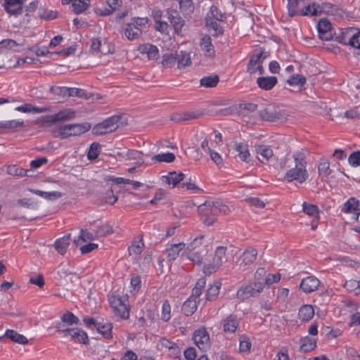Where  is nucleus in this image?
<instances>
[{"instance_id":"obj_1","label":"nucleus","mask_w":360,"mask_h":360,"mask_svg":"<svg viewBox=\"0 0 360 360\" xmlns=\"http://www.w3.org/2000/svg\"><path fill=\"white\" fill-rule=\"evenodd\" d=\"M307 150L304 148H302L292 154L295 166L286 172L283 176L284 181L302 184L307 179L309 174L307 170Z\"/></svg>"},{"instance_id":"obj_2","label":"nucleus","mask_w":360,"mask_h":360,"mask_svg":"<svg viewBox=\"0 0 360 360\" xmlns=\"http://www.w3.org/2000/svg\"><path fill=\"white\" fill-rule=\"evenodd\" d=\"M91 127L89 122L63 124L58 127L56 136L65 139L72 136H79L88 131Z\"/></svg>"},{"instance_id":"obj_3","label":"nucleus","mask_w":360,"mask_h":360,"mask_svg":"<svg viewBox=\"0 0 360 360\" xmlns=\"http://www.w3.org/2000/svg\"><path fill=\"white\" fill-rule=\"evenodd\" d=\"M263 281L250 282L242 285L236 292V297L241 301L257 296L264 289Z\"/></svg>"},{"instance_id":"obj_4","label":"nucleus","mask_w":360,"mask_h":360,"mask_svg":"<svg viewBox=\"0 0 360 360\" xmlns=\"http://www.w3.org/2000/svg\"><path fill=\"white\" fill-rule=\"evenodd\" d=\"M226 248L224 246H219L216 248L214 256L212 261L203 267V272L206 275H210L216 272L222 264L226 262Z\"/></svg>"},{"instance_id":"obj_5","label":"nucleus","mask_w":360,"mask_h":360,"mask_svg":"<svg viewBox=\"0 0 360 360\" xmlns=\"http://www.w3.org/2000/svg\"><path fill=\"white\" fill-rule=\"evenodd\" d=\"M340 43L360 49V31L354 27L346 28L340 36L337 37Z\"/></svg>"},{"instance_id":"obj_6","label":"nucleus","mask_w":360,"mask_h":360,"mask_svg":"<svg viewBox=\"0 0 360 360\" xmlns=\"http://www.w3.org/2000/svg\"><path fill=\"white\" fill-rule=\"evenodd\" d=\"M121 116L113 115L102 122L97 124L93 127L92 132L96 135H102L108 132H112L118 127V122Z\"/></svg>"},{"instance_id":"obj_7","label":"nucleus","mask_w":360,"mask_h":360,"mask_svg":"<svg viewBox=\"0 0 360 360\" xmlns=\"http://www.w3.org/2000/svg\"><path fill=\"white\" fill-rule=\"evenodd\" d=\"M195 344L201 350H206L210 347V336L205 328L196 330L193 335Z\"/></svg>"},{"instance_id":"obj_8","label":"nucleus","mask_w":360,"mask_h":360,"mask_svg":"<svg viewBox=\"0 0 360 360\" xmlns=\"http://www.w3.org/2000/svg\"><path fill=\"white\" fill-rule=\"evenodd\" d=\"M203 114L204 111L200 110L175 112L171 115V120L176 122H181L198 119Z\"/></svg>"},{"instance_id":"obj_9","label":"nucleus","mask_w":360,"mask_h":360,"mask_svg":"<svg viewBox=\"0 0 360 360\" xmlns=\"http://www.w3.org/2000/svg\"><path fill=\"white\" fill-rule=\"evenodd\" d=\"M331 28L332 25L329 20L326 18L321 19L317 25L319 37L322 40H330L332 39Z\"/></svg>"},{"instance_id":"obj_10","label":"nucleus","mask_w":360,"mask_h":360,"mask_svg":"<svg viewBox=\"0 0 360 360\" xmlns=\"http://www.w3.org/2000/svg\"><path fill=\"white\" fill-rule=\"evenodd\" d=\"M223 330L226 333H233L239 326V320L236 315L230 314L221 321Z\"/></svg>"},{"instance_id":"obj_11","label":"nucleus","mask_w":360,"mask_h":360,"mask_svg":"<svg viewBox=\"0 0 360 360\" xmlns=\"http://www.w3.org/2000/svg\"><path fill=\"white\" fill-rule=\"evenodd\" d=\"M319 283L320 281L318 278L310 276L302 280L300 288L305 293H310L318 288Z\"/></svg>"},{"instance_id":"obj_12","label":"nucleus","mask_w":360,"mask_h":360,"mask_svg":"<svg viewBox=\"0 0 360 360\" xmlns=\"http://www.w3.org/2000/svg\"><path fill=\"white\" fill-rule=\"evenodd\" d=\"M25 0H4V7L10 15H18L22 11V4Z\"/></svg>"},{"instance_id":"obj_13","label":"nucleus","mask_w":360,"mask_h":360,"mask_svg":"<svg viewBox=\"0 0 360 360\" xmlns=\"http://www.w3.org/2000/svg\"><path fill=\"white\" fill-rule=\"evenodd\" d=\"M200 46L205 56L210 58L214 56L215 51L210 36L207 34L204 35L200 39Z\"/></svg>"},{"instance_id":"obj_14","label":"nucleus","mask_w":360,"mask_h":360,"mask_svg":"<svg viewBox=\"0 0 360 360\" xmlns=\"http://www.w3.org/2000/svg\"><path fill=\"white\" fill-rule=\"evenodd\" d=\"M138 51L141 54L147 55L149 60H157L159 58V49L155 45L144 44L139 46Z\"/></svg>"},{"instance_id":"obj_15","label":"nucleus","mask_w":360,"mask_h":360,"mask_svg":"<svg viewBox=\"0 0 360 360\" xmlns=\"http://www.w3.org/2000/svg\"><path fill=\"white\" fill-rule=\"evenodd\" d=\"M76 116V113L73 110L65 109L59 111L58 113L51 115L50 122L55 123L59 121H68L72 120Z\"/></svg>"},{"instance_id":"obj_16","label":"nucleus","mask_w":360,"mask_h":360,"mask_svg":"<svg viewBox=\"0 0 360 360\" xmlns=\"http://www.w3.org/2000/svg\"><path fill=\"white\" fill-rule=\"evenodd\" d=\"M278 82V79L275 76L259 77L257 79L258 86L265 91L272 89Z\"/></svg>"},{"instance_id":"obj_17","label":"nucleus","mask_w":360,"mask_h":360,"mask_svg":"<svg viewBox=\"0 0 360 360\" xmlns=\"http://www.w3.org/2000/svg\"><path fill=\"white\" fill-rule=\"evenodd\" d=\"M70 335L72 340L75 342L83 343L87 345L89 343V338L87 334L82 330L79 328H71L69 330Z\"/></svg>"},{"instance_id":"obj_18","label":"nucleus","mask_w":360,"mask_h":360,"mask_svg":"<svg viewBox=\"0 0 360 360\" xmlns=\"http://www.w3.org/2000/svg\"><path fill=\"white\" fill-rule=\"evenodd\" d=\"M124 35L129 40L138 39L142 34L140 27L132 23H127L124 28Z\"/></svg>"},{"instance_id":"obj_19","label":"nucleus","mask_w":360,"mask_h":360,"mask_svg":"<svg viewBox=\"0 0 360 360\" xmlns=\"http://www.w3.org/2000/svg\"><path fill=\"white\" fill-rule=\"evenodd\" d=\"M316 347V340L314 338L305 336L300 340V350L307 353L312 351Z\"/></svg>"},{"instance_id":"obj_20","label":"nucleus","mask_w":360,"mask_h":360,"mask_svg":"<svg viewBox=\"0 0 360 360\" xmlns=\"http://www.w3.org/2000/svg\"><path fill=\"white\" fill-rule=\"evenodd\" d=\"M198 211L202 216L214 217L217 214L216 202H205L198 207Z\"/></svg>"},{"instance_id":"obj_21","label":"nucleus","mask_w":360,"mask_h":360,"mask_svg":"<svg viewBox=\"0 0 360 360\" xmlns=\"http://www.w3.org/2000/svg\"><path fill=\"white\" fill-rule=\"evenodd\" d=\"M168 18L170 23L174 27L175 31L179 32L184 25V20L179 15L176 11H168Z\"/></svg>"},{"instance_id":"obj_22","label":"nucleus","mask_w":360,"mask_h":360,"mask_svg":"<svg viewBox=\"0 0 360 360\" xmlns=\"http://www.w3.org/2000/svg\"><path fill=\"white\" fill-rule=\"evenodd\" d=\"M233 149L238 153V155L240 160L248 162L250 154L249 153L248 146L245 143L234 142Z\"/></svg>"},{"instance_id":"obj_23","label":"nucleus","mask_w":360,"mask_h":360,"mask_svg":"<svg viewBox=\"0 0 360 360\" xmlns=\"http://www.w3.org/2000/svg\"><path fill=\"white\" fill-rule=\"evenodd\" d=\"M314 315V309L311 304H303L298 311V317L302 321H309Z\"/></svg>"},{"instance_id":"obj_24","label":"nucleus","mask_w":360,"mask_h":360,"mask_svg":"<svg viewBox=\"0 0 360 360\" xmlns=\"http://www.w3.org/2000/svg\"><path fill=\"white\" fill-rule=\"evenodd\" d=\"M15 110L22 112L43 113L50 112L51 109L49 107L39 108L34 107L31 104L26 103L25 105L16 107Z\"/></svg>"},{"instance_id":"obj_25","label":"nucleus","mask_w":360,"mask_h":360,"mask_svg":"<svg viewBox=\"0 0 360 360\" xmlns=\"http://www.w3.org/2000/svg\"><path fill=\"white\" fill-rule=\"evenodd\" d=\"M70 237L71 234L68 233L56 240L54 246L60 254L64 255L66 252L67 248L70 245Z\"/></svg>"},{"instance_id":"obj_26","label":"nucleus","mask_w":360,"mask_h":360,"mask_svg":"<svg viewBox=\"0 0 360 360\" xmlns=\"http://www.w3.org/2000/svg\"><path fill=\"white\" fill-rule=\"evenodd\" d=\"M198 300L188 297L183 304L181 311L186 316H191L197 309Z\"/></svg>"},{"instance_id":"obj_27","label":"nucleus","mask_w":360,"mask_h":360,"mask_svg":"<svg viewBox=\"0 0 360 360\" xmlns=\"http://www.w3.org/2000/svg\"><path fill=\"white\" fill-rule=\"evenodd\" d=\"M97 331L101 333L104 338H112V325L109 322H98L96 327Z\"/></svg>"},{"instance_id":"obj_28","label":"nucleus","mask_w":360,"mask_h":360,"mask_svg":"<svg viewBox=\"0 0 360 360\" xmlns=\"http://www.w3.org/2000/svg\"><path fill=\"white\" fill-rule=\"evenodd\" d=\"M184 174L176 172H169L167 175L163 176L164 181L167 184H172L173 187L176 186L181 181L184 179Z\"/></svg>"},{"instance_id":"obj_29","label":"nucleus","mask_w":360,"mask_h":360,"mask_svg":"<svg viewBox=\"0 0 360 360\" xmlns=\"http://www.w3.org/2000/svg\"><path fill=\"white\" fill-rule=\"evenodd\" d=\"M206 284V280L205 278H199L196 283L195 287L192 290V293L190 295V298L198 300V302H200V296L202 295V290L204 289Z\"/></svg>"},{"instance_id":"obj_30","label":"nucleus","mask_w":360,"mask_h":360,"mask_svg":"<svg viewBox=\"0 0 360 360\" xmlns=\"http://www.w3.org/2000/svg\"><path fill=\"white\" fill-rule=\"evenodd\" d=\"M185 245L186 244L184 243L172 245L171 247L167 250V259L169 261L175 260L179 256L180 251L185 248Z\"/></svg>"},{"instance_id":"obj_31","label":"nucleus","mask_w":360,"mask_h":360,"mask_svg":"<svg viewBox=\"0 0 360 360\" xmlns=\"http://www.w3.org/2000/svg\"><path fill=\"white\" fill-rule=\"evenodd\" d=\"M319 8V4L313 2L311 4H309L305 6H304L300 10V15L302 16H316L319 15V11L318 9Z\"/></svg>"},{"instance_id":"obj_32","label":"nucleus","mask_w":360,"mask_h":360,"mask_svg":"<svg viewBox=\"0 0 360 360\" xmlns=\"http://www.w3.org/2000/svg\"><path fill=\"white\" fill-rule=\"evenodd\" d=\"M4 336L10 338L13 342L18 344L25 345L28 342V340L26 337L18 333L16 331L13 330L8 329L4 334Z\"/></svg>"},{"instance_id":"obj_33","label":"nucleus","mask_w":360,"mask_h":360,"mask_svg":"<svg viewBox=\"0 0 360 360\" xmlns=\"http://www.w3.org/2000/svg\"><path fill=\"white\" fill-rule=\"evenodd\" d=\"M221 288V283L216 281L210 285L206 293V298L209 301H214L218 297L219 290Z\"/></svg>"},{"instance_id":"obj_34","label":"nucleus","mask_w":360,"mask_h":360,"mask_svg":"<svg viewBox=\"0 0 360 360\" xmlns=\"http://www.w3.org/2000/svg\"><path fill=\"white\" fill-rule=\"evenodd\" d=\"M219 81V78L217 75H212L201 78V79L200 80V84L202 86L206 88H212L217 86Z\"/></svg>"},{"instance_id":"obj_35","label":"nucleus","mask_w":360,"mask_h":360,"mask_svg":"<svg viewBox=\"0 0 360 360\" xmlns=\"http://www.w3.org/2000/svg\"><path fill=\"white\" fill-rule=\"evenodd\" d=\"M96 238H97V237L94 230L92 231H89L86 229H81L80 234L77 239L74 240V243L76 245H79L80 240L85 242L87 240H94Z\"/></svg>"},{"instance_id":"obj_36","label":"nucleus","mask_w":360,"mask_h":360,"mask_svg":"<svg viewBox=\"0 0 360 360\" xmlns=\"http://www.w3.org/2000/svg\"><path fill=\"white\" fill-rule=\"evenodd\" d=\"M177 67L178 68H184L186 66H188L191 63V57L188 53L186 51H180L179 53H177Z\"/></svg>"},{"instance_id":"obj_37","label":"nucleus","mask_w":360,"mask_h":360,"mask_svg":"<svg viewBox=\"0 0 360 360\" xmlns=\"http://www.w3.org/2000/svg\"><path fill=\"white\" fill-rule=\"evenodd\" d=\"M205 25L209 30H212L214 31L213 35L215 37L223 34L222 27L215 20L206 18Z\"/></svg>"},{"instance_id":"obj_38","label":"nucleus","mask_w":360,"mask_h":360,"mask_svg":"<svg viewBox=\"0 0 360 360\" xmlns=\"http://www.w3.org/2000/svg\"><path fill=\"white\" fill-rule=\"evenodd\" d=\"M204 251H194V250H188L186 254V257L188 259L191 261L193 263L200 265L202 263L203 256L202 254Z\"/></svg>"},{"instance_id":"obj_39","label":"nucleus","mask_w":360,"mask_h":360,"mask_svg":"<svg viewBox=\"0 0 360 360\" xmlns=\"http://www.w3.org/2000/svg\"><path fill=\"white\" fill-rule=\"evenodd\" d=\"M359 206H360V202L352 197L344 204L342 211L345 213H352L356 211Z\"/></svg>"},{"instance_id":"obj_40","label":"nucleus","mask_w":360,"mask_h":360,"mask_svg":"<svg viewBox=\"0 0 360 360\" xmlns=\"http://www.w3.org/2000/svg\"><path fill=\"white\" fill-rule=\"evenodd\" d=\"M257 252L254 248L247 249L243 254L242 262L245 264H250L253 263L257 257Z\"/></svg>"},{"instance_id":"obj_41","label":"nucleus","mask_w":360,"mask_h":360,"mask_svg":"<svg viewBox=\"0 0 360 360\" xmlns=\"http://www.w3.org/2000/svg\"><path fill=\"white\" fill-rule=\"evenodd\" d=\"M97 238L105 237L112 233V227L108 224H103L94 229Z\"/></svg>"},{"instance_id":"obj_42","label":"nucleus","mask_w":360,"mask_h":360,"mask_svg":"<svg viewBox=\"0 0 360 360\" xmlns=\"http://www.w3.org/2000/svg\"><path fill=\"white\" fill-rule=\"evenodd\" d=\"M302 211L307 215L310 217H314L315 218H319V207L311 203H307L306 202L302 204Z\"/></svg>"},{"instance_id":"obj_43","label":"nucleus","mask_w":360,"mask_h":360,"mask_svg":"<svg viewBox=\"0 0 360 360\" xmlns=\"http://www.w3.org/2000/svg\"><path fill=\"white\" fill-rule=\"evenodd\" d=\"M302 1L303 0H288V8L290 16L292 17L300 14V5Z\"/></svg>"},{"instance_id":"obj_44","label":"nucleus","mask_w":360,"mask_h":360,"mask_svg":"<svg viewBox=\"0 0 360 360\" xmlns=\"http://www.w3.org/2000/svg\"><path fill=\"white\" fill-rule=\"evenodd\" d=\"M319 175L328 177L331 174L330 163L326 159H321L318 167Z\"/></svg>"},{"instance_id":"obj_45","label":"nucleus","mask_w":360,"mask_h":360,"mask_svg":"<svg viewBox=\"0 0 360 360\" xmlns=\"http://www.w3.org/2000/svg\"><path fill=\"white\" fill-rule=\"evenodd\" d=\"M256 152L257 154L262 155L266 161H268L269 158L273 156V150L268 146H257L256 147Z\"/></svg>"},{"instance_id":"obj_46","label":"nucleus","mask_w":360,"mask_h":360,"mask_svg":"<svg viewBox=\"0 0 360 360\" xmlns=\"http://www.w3.org/2000/svg\"><path fill=\"white\" fill-rule=\"evenodd\" d=\"M101 152V145L98 142H94L90 146V148L89 149L88 153H87V158L89 160H96Z\"/></svg>"},{"instance_id":"obj_47","label":"nucleus","mask_w":360,"mask_h":360,"mask_svg":"<svg viewBox=\"0 0 360 360\" xmlns=\"http://www.w3.org/2000/svg\"><path fill=\"white\" fill-rule=\"evenodd\" d=\"M89 5V0H76L72 3L73 11L79 14L87 9Z\"/></svg>"},{"instance_id":"obj_48","label":"nucleus","mask_w":360,"mask_h":360,"mask_svg":"<svg viewBox=\"0 0 360 360\" xmlns=\"http://www.w3.org/2000/svg\"><path fill=\"white\" fill-rule=\"evenodd\" d=\"M206 18H210L218 21H223L224 19H225L224 15L221 13L219 9L215 6L210 7V12Z\"/></svg>"},{"instance_id":"obj_49","label":"nucleus","mask_w":360,"mask_h":360,"mask_svg":"<svg viewBox=\"0 0 360 360\" xmlns=\"http://www.w3.org/2000/svg\"><path fill=\"white\" fill-rule=\"evenodd\" d=\"M27 170L16 165H9L7 167V173L13 176H27Z\"/></svg>"},{"instance_id":"obj_50","label":"nucleus","mask_w":360,"mask_h":360,"mask_svg":"<svg viewBox=\"0 0 360 360\" xmlns=\"http://www.w3.org/2000/svg\"><path fill=\"white\" fill-rule=\"evenodd\" d=\"M259 57L260 56H256L255 54L253 55L251 58L250 59V61L247 66V70L250 74H254L257 72L256 67L261 63Z\"/></svg>"},{"instance_id":"obj_51","label":"nucleus","mask_w":360,"mask_h":360,"mask_svg":"<svg viewBox=\"0 0 360 360\" xmlns=\"http://www.w3.org/2000/svg\"><path fill=\"white\" fill-rule=\"evenodd\" d=\"M287 83L290 86H302L306 83V78L300 75H292L287 80Z\"/></svg>"},{"instance_id":"obj_52","label":"nucleus","mask_w":360,"mask_h":360,"mask_svg":"<svg viewBox=\"0 0 360 360\" xmlns=\"http://www.w3.org/2000/svg\"><path fill=\"white\" fill-rule=\"evenodd\" d=\"M259 116L263 120L273 122L278 119L276 113L265 108L259 112Z\"/></svg>"},{"instance_id":"obj_53","label":"nucleus","mask_w":360,"mask_h":360,"mask_svg":"<svg viewBox=\"0 0 360 360\" xmlns=\"http://www.w3.org/2000/svg\"><path fill=\"white\" fill-rule=\"evenodd\" d=\"M158 162H172L175 160V155L172 153L158 154L152 158Z\"/></svg>"},{"instance_id":"obj_54","label":"nucleus","mask_w":360,"mask_h":360,"mask_svg":"<svg viewBox=\"0 0 360 360\" xmlns=\"http://www.w3.org/2000/svg\"><path fill=\"white\" fill-rule=\"evenodd\" d=\"M171 318V307L168 300H165L162 306L161 319L168 321Z\"/></svg>"},{"instance_id":"obj_55","label":"nucleus","mask_w":360,"mask_h":360,"mask_svg":"<svg viewBox=\"0 0 360 360\" xmlns=\"http://www.w3.org/2000/svg\"><path fill=\"white\" fill-rule=\"evenodd\" d=\"M62 321L68 325L77 324L79 321V319L75 316L73 313L67 311L61 317Z\"/></svg>"},{"instance_id":"obj_56","label":"nucleus","mask_w":360,"mask_h":360,"mask_svg":"<svg viewBox=\"0 0 360 360\" xmlns=\"http://www.w3.org/2000/svg\"><path fill=\"white\" fill-rule=\"evenodd\" d=\"M115 314H117L123 319H127L129 316V307L124 302L122 303L120 307L115 311Z\"/></svg>"},{"instance_id":"obj_57","label":"nucleus","mask_w":360,"mask_h":360,"mask_svg":"<svg viewBox=\"0 0 360 360\" xmlns=\"http://www.w3.org/2000/svg\"><path fill=\"white\" fill-rule=\"evenodd\" d=\"M143 243L141 240L139 242L134 243L131 245H130L128 248L129 253L130 255H139L142 252Z\"/></svg>"},{"instance_id":"obj_58","label":"nucleus","mask_w":360,"mask_h":360,"mask_svg":"<svg viewBox=\"0 0 360 360\" xmlns=\"http://www.w3.org/2000/svg\"><path fill=\"white\" fill-rule=\"evenodd\" d=\"M348 162L352 167L360 165V150L353 152L348 158Z\"/></svg>"},{"instance_id":"obj_59","label":"nucleus","mask_w":360,"mask_h":360,"mask_svg":"<svg viewBox=\"0 0 360 360\" xmlns=\"http://www.w3.org/2000/svg\"><path fill=\"white\" fill-rule=\"evenodd\" d=\"M177 60V53H167L163 56L162 65L164 66L174 65Z\"/></svg>"},{"instance_id":"obj_60","label":"nucleus","mask_w":360,"mask_h":360,"mask_svg":"<svg viewBox=\"0 0 360 360\" xmlns=\"http://www.w3.org/2000/svg\"><path fill=\"white\" fill-rule=\"evenodd\" d=\"M6 129L15 130L19 127H24V122L20 120H8L5 121Z\"/></svg>"},{"instance_id":"obj_61","label":"nucleus","mask_w":360,"mask_h":360,"mask_svg":"<svg viewBox=\"0 0 360 360\" xmlns=\"http://www.w3.org/2000/svg\"><path fill=\"white\" fill-rule=\"evenodd\" d=\"M345 287L348 290L355 291V294L357 295L358 291L360 290V282L356 280H349L345 283Z\"/></svg>"},{"instance_id":"obj_62","label":"nucleus","mask_w":360,"mask_h":360,"mask_svg":"<svg viewBox=\"0 0 360 360\" xmlns=\"http://www.w3.org/2000/svg\"><path fill=\"white\" fill-rule=\"evenodd\" d=\"M204 238L203 236H200L199 237H196L191 241L189 244H188L186 250H194L195 248L200 247L202 245V240Z\"/></svg>"},{"instance_id":"obj_63","label":"nucleus","mask_w":360,"mask_h":360,"mask_svg":"<svg viewBox=\"0 0 360 360\" xmlns=\"http://www.w3.org/2000/svg\"><path fill=\"white\" fill-rule=\"evenodd\" d=\"M251 343L248 341L245 336H242L240 338L239 349L240 352H248L250 350Z\"/></svg>"},{"instance_id":"obj_64","label":"nucleus","mask_w":360,"mask_h":360,"mask_svg":"<svg viewBox=\"0 0 360 360\" xmlns=\"http://www.w3.org/2000/svg\"><path fill=\"white\" fill-rule=\"evenodd\" d=\"M70 94V96H77L79 98H88L86 91L82 89L71 87Z\"/></svg>"}]
</instances>
